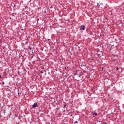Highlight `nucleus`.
<instances>
[{"label":"nucleus","mask_w":124,"mask_h":124,"mask_svg":"<svg viewBox=\"0 0 124 124\" xmlns=\"http://www.w3.org/2000/svg\"><path fill=\"white\" fill-rule=\"evenodd\" d=\"M79 29L80 31H85V26L84 25H81L79 26Z\"/></svg>","instance_id":"1"},{"label":"nucleus","mask_w":124,"mask_h":124,"mask_svg":"<svg viewBox=\"0 0 124 124\" xmlns=\"http://www.w3.org/2000/svg\"><path fill=\"white\" fill-rule=\"evenodd\" d=\"M35 107H38V105L37 104V103H35L32 105V108H35Z\"/></svg>","instance_id":"2"},{"label":"nucleus","mask_w":124,"mask_h":124,"mask_svg":"<svg viewBox=\"0 0 124 124\" xmlns=\"http://www.w3.org/2000/svg\"><path fill=\"white\" fill-rule=\"evenodd\" d=\"M81 67H82V68H84V67H86V64H82L81 65Z\"/></svg>","instance_id":"3"},{"label":"nucleus","mask_w":124,"mask_h":124,"mask_svg":"<svg viewBox=\"0 0 124 124\" xmlns=\"http://www.w3.org/2000/svg\"><path fill=\"white\" fill-rule=\"evenodd\" d=\"M102 5V3H99H99H97V7H99V6H100V5Z\"/></svg>","instance_id":"4"},{"label":"nucleus","mask_w":124,"mask_h":124,"mask_svg":"<svg viewBox=\"0 0 124 124\" xmlns=\"http://www.w3.org/2000/svg\"><path fill=\"white\" fill-rule=\"evenodd\" d=\"M93 115H95V116H97V113L96 112H93Z\"/></svg>","instance_id":"5"},{"label":"nucleus","mask_w":124,"mask_h":124,"mask_svg":"<svg viewBox=\"0 0 124 124\" xmlns=\"http://www.w3.org/2000/svg\"><path fill=\"white\" fill-rule=\"evenodd\" d=\"M74 124H78V121H76L74 122Z\"/></svg>","instance_id":"6"},{"label":"nucleus","mask_w":124,"mask_h":124,"mask_svg":"<svg viewBox=\"0 0 124 124\" xmlns=\"http://www.w3.org/2000/svg\"><path fill=\"white\" fill-rule=\"evenodd\" d=\"M28 43H29V42H28V41H26V42H25V44H28Z\"/></svg>","instance_id":"7"},{"label":"nucleus","mask_w":124,"mask_h":124,"mask_svg":"<svg viewBox=\"0 0 124 124\" xmlns=\"http://www.w3.org/2000/svg\"><path fill=\"white\" fill-rule=\"evenodd\" d=\"M65 107H66V105H64V108H65Z\"/></svg>","instance_id":"8"},{"label":"nucleus","mask_w":124,"mask_h":124,"mask_svg":"<svg viewBox=\"0 0 124 124\" xmlns=\"http://www.w3.org/2000/svg\"><path fill=\"white\" fill-rule=\"evenodd\" d=\"M29 47L30 48V50H31V47L30 46H29Z\"/></svg>","instance_id":"9"},{"label":"nucleus","mask_w":124,"mask_h":124,"mask_svg":"<svg viewBox=\"0 0 124 124\" xmlns=\"http://www.w3.org/2000/svg\"><path fill=\"white\" fill-rule=\"evenodd\" d=\"M108 49H109V50H112V48H108Z\"/></svg>","instance_id":"10"},{"label":"nucleus","mask_w":124,"mask_h":124,"mask_svg":"<svg viewBox=\"0 0 124 124\" xmlns=\"http://www.w3.org/2000/svg\"><path fill=\"white\" fill-rule=\"evenodd\" d=\"M41 73H43V71H41Z\"/></svg>","instance_id":"11"},{"label":"nucleus","mask_w":124,"mask_h":124,"mask_svg":"<svg viewBox=\"0 0 124 124\" xmlns=\"http://www.w3.org/2000/svg\"><path fill=\"white\" fill-rule=\"evenodd\" d=\"M3 85H4V82H2Z\"/></svg>","instance_id":"12"},{"label":"nucleus","mask_w":124,"mask_h":124,"mask_svg":"<svg viewBox=\"0 0 124 124\" xmlns=\"http://www.w3.org/2000/svg\"><path fill=\"white\" fill-rule=\"evenodd\" d=\"M116 69L118 70H119V68H117Z\"/></svg>","instance_id":"13"},{"label":"nucleus","mask_w":124,"mask_h":124,"mask_svg":"<svg viewBox=\"0 0 124 124\" xmlns=\"http://www.w3.org/2000/svg\"><path fill=\"white\" fill-rule=\"evenodd\" d=\"M81 76V75H79L78 76V77H80Z\"/></svg>","instance_id":"14"},{"label":"nucleus","mask_w":124,"mask_h":124,"mask_svg":"<svg viewBox=\"0 0 124 124\" xmlns=\"http://www.w3.org/2000/svg\"><path fill=\"white\" fill-rule=\"evenodd\" d=\"M0 78H1V75H0Z\"/></svg>","instance_id":"15"},{"label":"nucleus","mask_w":124,"mask_h":124,"mask_svg":"<svg viewBox=\"0 0 124 124\" xmlns=\"http://www.w3.org/2000/svg\"><path fill=\"white\" fill-rule=\"evenodd\" d=\"M21 31H23V29H21Z\"/></svg>","instance_id":"16"},{"label":"nucleus","mask_w":124,"mask_h":124,"mask_svg":"<svg viewBox=\"0 0 124 124\" xmlns=\"http://www.w3.org/2000/svg\"><path fill=\"white\" fill-rule=\"evenodd\" d=\"M32 52H33V50H32Z\"/></svg>","instance_id":"17"},{"label":"nucleus","mask_w":124,"mask_h":124,"mask_svg":"<svg viewBox=\"0 0 124 124\" xmlns=\"http://www.w3.org/2000/svg\"><path fill=\"white\" fill-rule=\"evenodd\" d=\"M111 87H113V85H111Z\"/></svg>","instance_id":"18"}]
</instances>
